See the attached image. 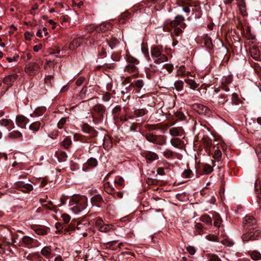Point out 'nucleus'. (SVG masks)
Returning <instances> with one entry per match:
<instances>
[{"label":"nucleus","mask_w":261,"mask_h":261,"mask_svg":"<svg viewBox=\"0 0 261 261\" xmlns=\"http://www.w3.org/2000/svg\"><path fill=\"white\" fill-rule=\"evenodd\" d=\"M185 82L190 86V88L192 89H195L198 86V84H197L194 80L186 79Z\"/></svg>","instance_id":"nucleus-38"},{"label":"nucleus","mask_w":261,"mask_h":261,"mask_svg":"<svg viewBox=\"0 0 261 261\" xmlns=\"http://www.w3.org/2000/svg\"><path fill=\"white\" fill-rule=\"evenodd\" d=\"M141 124L138 123H134L130 126V130L132 132H135L141 126Z\"/></svg>","instance_id":"nucleus-62"},{"label":"nucleus","mask_w":261,"mask_h":261,"mask_svg":"<svg viewBox=\"0 0 261 261\" xmlns=\"http://www.w3.org/2000/svg\"><path fill=\"white\" fill-rule=\"evenodd\" d=\"M243 242L253 241L261 239V230H256L243 233L241 237Z\"/></svg>","instance_id":"nucleus-7"},{"label":"nucleus","mask_w":261,"mask_h":261,"mask_svg":"<svg viewBox=\"0 0 261 261\" xmlns=\"http://www.w3.org/2000/svg\"><path fill=\"white\" fill-rule=\"evenodd\" d=\"M40 202L42 206L50 210H53L54 208V205L51 201H47L45 199L40 198Z\"/></svg>","instance_id":"nucleus-27"},{"label":"nucleus","mask_w":261,"mask_h":261,"mask_svg":"<svg viewBox=\"0 0 261 261\" xmlns=\"http://www.w3.org/2000/svg\"><path fill=\"white\" fill-rule=\"evenodd\" d=\"M67 158V155L65 152L61 151L58 157L60 162H65Z\"/></svg>","instance_id":"nucleus-51"},{"label":"nucleus","mask_w":261,"mask_h":261,"mask_svg":"<svg viewBox=\"0 0 261 261\" xmlns=\"http://www.w3.org/2000/svg\"><path fill=\"white\" fill-rule=\"evenodd\" d=\"M117 241H112L109 242L107 243V247L111 249V250H116L117 248H120L121 246L122 245V243H120L117 244Z\"/></svg>","instance_id":"nucleus-28"},{"label":"nucleus","mask_w":261,"mask_h":261,"mask_svg":"<svg viewBox=\"0 0 261 261\" xmlns=\"http://www.w3.org/2000/svg\"><path fill=\"white\" fill-rule=\"evenodd\" d=\"M249 254L254 260H261V253L257 251H249Z\"/></svg>","instance_id":"nucleus-33"},{"label":"nucleus","mask_w":261,"mask_h":261,"mask_svg":"<svg viewBox=\"0 0 261 261\" xmlns=\"http://www.w3.org/2000/svg\"><path fill=\"white\" fill-rule=\"evenodd\" d=\"M125 59L127 65L124 68V71L130 73L138 72V65L139 64V60L130 55H127Z\"/></svg>","instance_id":"nucleus-2"},{"label":"nucleus","mask_w":261,"mask_h":261,"mask_svg":"<svg viewBox=\"0 0 261 261\" xmlns=\"http://www.w3.org/2000/svg\"><path fill=\"white\" fill-rule=\"evenodd\" d=\"M221 242L222 244L227 247L232 246L234 244L233 241L228 238L224 239Z\"/></svg>","instance_id":"nucleus-49"},{"label":"nucleus","mask_w":261,"mask_h":261,"mask_svg":"<svg viewBox=\"0 0 261 261\" xmlns=\"http://www.w3.org/2000/svg\"><path fill=\"white\" fill-rule=\"evenodd\" d=\"M9 136L12 138H18L22 137V134L18 131L14 130L10 134Z\"/></svg>","instance_id":"nucleus-55"},{"label":"nucleus","mask_w":261,"mask_h":261,"mask_svg":"<svg viewBox=\"0 0 261 261\" xmlns=\"http://www.w3.org/2000/svg\"><path fill=\"white\" fill-rule=\"evenodd\" d=\"M92 109L93 111L97 114L98 119L100 120H102L106 112L105 106L101 103H97L93 107Z\"/></svg>","instance_id":"nucleus-11"},{"label":"nucleus","mask_w":261,"mask_h":261,"mask_svg":"<svg viewBox=\"0 0 261 261\" xmlns=\"http://www.w3.org/2000/svg\"><path fill=\"white\" fill-rule=\"evenodd\" d=\"M144 127L149 131H152L159 129L158 124H147L145 125Z\"/></svg>","instance_id":"nucleus-50"},{"label":"nucleus","mask_w":261,"mask_h":261,"mask_svg":"<svg viewBox=\"0 0 261 261\" xmlns=\"http://www.w3.org/2000/svg\"><path fill=\"white\" fill-rule=\"evenodd\" d=\"M41 125V123L39 121L34 122L30 124L29 128L33 132H36L39 130Z\"/></svg>","instance_id":"nucleus-34"},{"label":"nucleus","mask_w":261,"mask_h":261,"mask_svg":"<svg viewBox=\"0 0 261 261\" xmlns=\"http://www.w3.org/2000/svg\"><path fill=\"white\" fill-rule=\"evenodd\" d=\"M10 123L13 124V122L11 120L2 119L0 120V124L5 126H9Z\"/></svg>","instance_id":"nucleus-58"},{"label":"nucleus","mask_w":261,"mask_h":261,"mask_svg":"<svg viewBox=\"0 0 261 261\" xmlns=\"http://www.w3.org/2000/svg\"><path fill=\"white\" fill-rule=\"evenodd\" d=\"M72 145V141L69 137L64 138L63 141L61 142V146L65 149H69Z\"/></svg>","instance_id":"nucleus-30"},{"label":"nucleus","mask_w":261,"mask_h":261,"mask_svg":"<svg viewBox=\"0 0 261 261\" xmlns=\"http://www.w3.org/2000/svg\"><path fill=\"white\" fill-rule=\"evenodd\" d=\"M18 77V75L16 73L10 74L4 78L3 82L9 87H11L17 79Z\"/></svg>","instance_id":"nucleus-16"},{"label":"nucleus","mask_w":261,"mask_h":261,"mask_svg":"<svg viewBox=\"0 0 261 261\" xmlns=\"http://www.w3.org/2000/svg\"><path fill=\"white\" fill-rule=\"evenodd\" d=\"M194 109L199 114L201 115L209 116L211 113L208 108L199 103L195 104Z\"/></svg>","instance_id":"nucleus-12"},{"label":"nucleus","mask_w":261,"mask_h":261,"mask_svg":"<svg viewBox=\"0 0 261 261\" xmlns=\"http://www.w3.org/2000/svg\"><path fill=\"white\" fill-rule=\"evenodd\" d=\"M203 145L206 151H208L212 145V140L207 136H204L202 139Z\"/></svg>","instance_id":"nucleus-22"},{"label":"nucleus","mask_w":261,"mask_h":261,"mask_svg":"<svg viewBox=\"0 0 261 261\" xmlns=\"http://www.w3.org/2000/svg\"><path fill=\"white\" fill-rule=\"evenodd\" d=\"M170 142L173 146L176 148H179L181 145V140L177 138L172 139Z\"/></svg>","instance_id":"nucleus-40"},{"label":"nucleus","mask_w":261,"mask_h":261,"mask_svg":"<svg viewBox=\"0 0 261 261\" xmlns=\"http://www.w3.org/2000/svg\"><path fill=\"white\" fill-rule=\"evenodd\" d=\"M118 43L119 41L117 38H113L110 41H107V44H108L111 48H113Z\"/></svg>","instance_id":"nucleus-47"},{"label":"nucleus","mask_w":261,"mask_h":261,"mask_svg":"<svg viewBox=\"0 0 261 261\" xmlns=\"http://www.w3.org/2000/svg\"><path fill=\"white\" fill-rule=\"evenodd\" d=\"M219 88H216L212 95V98L213 102H217L218 105H223L227 101L228 95L224 93H220Z\"/></svg>","instance_id":"nucleus-6"},{"label":"nucleus","mask_w":261,"mask_h":261,"mask_svg":"<svg viewBox=\"0 0 261 261\" xmlns=\"http://www.w3.org/2000/svg\"><path fill=\"white\" fill-rule=\"evenodd\" d=\"M239 9L241 14L243 16L247 15L246 4L243 0H242L239 3Z\"/></svg>","instance_id":"nucleus-32"},{"label":"nucleus","mask_w":261,"mask_h":261,"mask_svg":"<svg viewBox=\"0 0 261 261\" xmlns=\"http://www.w3.org/2000/svg\"><path fill=\"white\" fill-rule=\"evenodd\" d=\"M103 220L101 218H97L95 220V224L97 228L99 230V228L104 224Z\"/></svg>","instance_id":"nucleus-60"},{"label":"nucleus","mask_w":261,"mask_h":261,"mask_svg":"<svg viewBox=\"0 0 261 261\" xmlns=\"http://www.w3.org/2000/svg\"><path fill=\"white\" fill-rule=\"evenodd\" d=\"M112 229V226L110 224H104L102 227L99 228V231L103 232H107Z\"/></svg>","instance_id":"nucleus-48"},{"label":"nucleus","mask_w":261,"mask_h":261,"mask_svg":"<svg viewBox=\"0 0 261 261\" xmlns=\"http://www.w3.org/2000/svg\"><path fill=\"white\" fill-rule=\"evenodd\" d=\"M81 41V40L79 38L74 39L69 45V48L70 50H73L80 46L82 43Z\"/></svg>","instance_id":"nucleus-29"},{"label":"nucleus","mask_w":261,"mask_h":261,"mask_svg":"<svg viewBox=\"0 0 261 261\" xmlns=\"http://www.w3.org/2000/svg\"><path fill=\"white\" fill-rule=\"evenodd\" d=\"M145 157L148 161H153L158 159V154L152 151H148L145 153Z\"/></svg>","instance_id":"nucleus-23"},{"label":"nucleus","mask_w":261,"mask_h":261,"mask_svg":"<svg viewBox=\"0 0 261 261\" xmlns=\"http://www.w3.org/2000/svg\"><path fill=\"white\" fill-rule=\"evenodd\" d=\"M68 118L63 117L62 118L58 123V127L59 128L61 129L63 127L64 124L66 123L67 120Z\"/></svg>","instance_id":"nucleus-57"},{"label":"nucleus","mask_w":261,"mask_h":261,"mask_svg":"<svg viewBox=\"0 0 261 261\" xmlns=\"http://www.w3.org/2000/svg\"><path fill=\"white\" fill-rule=\"evenodd\" d=\"M221 156H222V153H221V150L220 149H219L218 148L216 149L215 151L214 155H213V158H215V159L217 160L218 161H219L221 159Z\"/></svg>","instance_id":"nucleus-59"},{"label":"nucleus","mask_w":261,"mask_h":261,"mask_svg":"<svg viewBox=\"0 0 261 261\" xmlns=\"http://www.w3.org/2000/svg\"><path fill=\"white\" fill-rule=\"evenodd\" d=\"M162 212V210L160 209L155 210L152 212H149L148 215L152 220H156L163 216Z\"/></svg>","instance_id":"nucleus-21"},{"label":"nucleus","mask_w":261,"mask_h":261,"mask_svg":"<svg viewBox=\"0 0 261 261\" xmlns=\"http://www.w3.org/2000/svg\"><path fill=\"white\" fill-rule=\"evenodd\" d=\"M245 37L248 40H253L255 39V36L251 33L250 27H247L246 30Z\"/></svg>","instance_id":"nucleus-44"},{"label":"nucleus","mask_w":261,"mask_h":261,"mask_svg":"<svg viewBox=\"0 0 261 261\" xmlns=\"http://www.w3.org/2000/svg\"><path fill=\"white\" fill-rule=\"evenodd\" d=\"M232 81V77L231 75L223 76L221 79V84L218 88L222 89L225 92H228L229 89L227 85L231 84Z\"/></svg>","instance_id":"nucleus-13"},{"label":"nucleus","mask_w":261,"mask_h":261,"mask_svg":"<svg viewBox=\"0 0 261 261\" xmlns=\"http://www.w3.org/2000/svg\"><path fill=\"white\" fill-rule=\"evenodd\" d=\"M213 171V167L208 164H205L203 166V171L205 174H208L212 172Z\"/></svg>","instance_id":"nucleus-41"},{"label":"nucleus","mask_w":261,"mask_h":261,"mask_svg":"<svg viewBox=\"0 0 261 261\" xmlns=\"http://www.w3.org/2000/svg\"><path fill=\"white\" fill-rule=\"evenodd\" d=\"M185 18L181 15H178L176 16L174 19L173 20H167L166 21V24L167 25H169L171 27H177L180 25V27L182 29H185L186 27V24L184 22Z\"/></svg>","instance_id":"nucleus-8"},{"label":"nucleus","mask_w":261,"mask_h":261,"mask_svg":"<svg viewBox=\"0 0 261 261\" xmlns=\"http://www.w3.org/2000/svg\"><path fill=\"white\" fill-rule=\"evenodd\" d=\"M16 188L19 189L24 193H29L33 190V187L31 184L24 183L22 181H18L15 183Z\"/></svg>","instance_id":"nucleus-10"},{"label":"nucleus","mask_w":261,"mask_h":261,"mask_svg":"<svg viewBox=\"0 0 261 261\" xmlns=\"http://www.w3.org/2000/svg\"><path fill=\"white\" fill-rule=\"evenodd\" d=\"M40 70L39 62H31L26 64L24 67L25 72L29 76H34L37 74Z\"/></svg>","instance_id":"nucleus-4"},{"label":"nucleus","mask_w":261,"mask_h":261,"mask_svg":"<svg viewBox=\"0 0 261 261\" xmlns=\"http://www.w3.org/2000/svg\"><path fill=\"white\" fill-rule=\"evenodd\" d=\"M82 129L83 132L88 134L91 138H94L97 136L98 132L87 123H84L82 125Z\"/></svg>","instance_id":"nucleus-15"},{"label":"nucleus","mask_w":261,"mask_h":261,"mask_svg":"<svg viewBox=\"0 0 261 261\" xmlns=\"http://www.w3.org/2000/svg\"><path fill=\"white\" fill-rule=\"evenodd\" d=\"M102 68L106 70H112L115 68V65L114 63H105L102 65Z\"/></svg>","instance_id":"nucleus-52"},{"label":"nucleus","mask_w":261,"mask_h":261,"mask_svg":"<svg viewBox=\"0 0 261 261\" xmlns=\"http://www.w3.org/2000/svg\"><path fill=\"white\" fill-rule=\"evenodd\" d=\"M174 86L177 91H181L184 87V83L182 81L178 80L174 83Z\"/></svg>","instance_id":"nucleus-46"},{"label":"nucleus","mask_w":261,"mask_h":261,"mask_svg":"<svg viewBox=\"0 0 261 261\" xmlns=\"http://www.w3.org/2000/svg\"><path fill=\"white\" fill-rule=\"evenodd\" d=\"M36 242V240H34L33 238L25 236L23 237L21 242H19L20 244L19 246L31 248L35 246Z\"/></svg>","instance_id":"nucleus-9"},{"label":"nucleus","mask_w":261,"mask_h":261,"mask_svg":"<svg viewBox=\"0 0 261 261\" xmlns=\"http://www.w3.org/2000/svg\"><path fill=\"white\" fill-rule=\"evenodd\" d=\"M214 225L215 227L219 228L220 227V225L221 224V219L220 217V216L216 214L214 216Z\"/></svg>","instance_id":"nucleus-42"},{"label":"nucleus","mask_w":261,"mask_h":261,"mask_svg":"<svg viewBox=\"0 0 261 261\" xmlns=\"http://www.w3.org/2000/svg\"><path fill=\"white\" fill-rule=\"evenodd\" d=\"M35 232L38 235L44 236L47 234V230L44 228H37L35 230Z\"/></svg>","instance_id":"nucleus-61"},{"label":"nucleus","mask_w":261,"mask_h":261,"mask_svg":"<svg viewBox=\"0 0 261 261\" xmlns=\"http://www.w3.org/2000/svg\"><path fill=\"white\" fill-rule=\"evenodd\" d=\"M112 27V24L110 22L102 23L95 28V30L98 33L105 32Z\"/></svg>","instance_id":"nucleus-18"},{"label":"nucleus","mask_w":261,"mask_h":261,"mask_svg":"<svg viewBox=\"0 0 261 261\" xmlns=\"http://www.w3.org/2000/svg\"><path fill=\"white\" fill-rule=\"evenodd\" d=\"M174 29L173 30V34L176 36H178L180 34H181L182 33V30L180 27H174Z\"/></svg>","instance_id":"nucleus-63"},{"label":"nucleus","mask_w":261,"mask_h":261,"mask_svg":"<svg viewBox=\"0 0 261 261\" xmlns=\"http://www.w3.org/2000/svg\"><path fill=\"white\" fill-rule=\"evenodd\" d=\"M88 92V88L87 87H84L81 90L79 93V97L81 99H83V101H86L91 99V98H89L87 94Z\"/></svg>","instance_id":"nucleus-24"},{"label":"nucleus","mask_w":261,"mask_h":261,"mask_svg":"<svg viewBox=\"0 0 261 261\" xmlns=\"http://www.w3.org/2000/svg\"><path fill=\"white\" fill-rule=\"evenodd\" d=\"M29 120L22 115H18L16 117V122L18 125L22 127L23 125L29 123Z\"/></svg>","instance_id":"nucleus-20"},{"label":"nucleus","mask_w":261,"mask_h":261,"mask_svg":"<svg viewBox=\"0 0 261 261\" xmlns=\"http://www.w3.org/2000/svg\"><path fill=\"white\" fill-rule=\"evenodd\" d=\"M73 201L75 202V205L71 208V210L74 213L77 214L81 212L87 206L86 200L84 198L75 197L73 198Z\"/></svg>","instance_id":"nucleus-5"},{"label":"nucleus","mask_w":261,"mask_h":261,"mask_svg":"<svg viewBox=\"0 0 261 261\" xmlns=\"http://www.w3.org/2000/svg\"><path fill=\"white\" fill-rule=\"evenodd\" d=\"M208 261H222L218 255L214 254L208 255Z\"/></svg>","instance_id":"nucleus-53"},{"label":"nucleus","mask_w":261,"mask_h":261,"mask_svg":"<svg viewBox=\"0 0 261 261\" xmlns=\"http://www.w3.org/2000/svg\"><path fill=\"white\" fill-rule=\"evenodd\" d=\"M51 253V246H45L41 250V254L46 258H49L50 257Z\"/></svg>","instance_id":"nucleus-26"},{"label":"nucleus","mask_w":261,"mask_h":261,"mask_svg":"<svg viewBox=\"0 0 261 261\" xmlns=\"http://www.w3.org/2000/svg\"><path fill=\"white\" fill-rule=\"evenodd\" d=\"M144 137L149 142L162 146L166 143V137L163 135H156L151 133H146Z\"/></svg>","instance_id":"nucleus-3"},{"label":"nucleus","mask_w":261,"mask_h":261,"mask_svg":"<svg viewBox=\"0 0 261 261\" xmlns=\"http://www.w3.org/2000/svg\"><path fill=\"white\" fill-rule=\"evenodd\" d=\"M173 154H174L172 150L168 149H166L163 152L164 156L166 158H167V159L171 158L173 156Z\"/></svg>","instance_id":"nucleus-54"},{"label":"nucleus","mask_w":261,"mask_h":261,"mask_svg":"<svg viewBox=\"0 0 261 261\" xmlns=\"http://www.w3.org/2000/svg\"><path fill=\"white\" fill-rule=\"evenodd\" d=\"M256 219L252 216L247 215L243 220V225L245 228H249L254 226L256 224Z\"/></svg>","instance_id":"nucleus-14"},{"label":"nucleus","mask_w":261,"mask_h":261,"mask_svg":"<svg viewBox=\"0 0 261 261\" xmlns=\"http://www.w3.org/2000/svg\"><path fill=\"white\" fill-rule=\"evenodd\" d=\"M170 134L173 137L182 136L184 134V130L181 127H174L170 129Z\"/></svg>","instance_id":"nucleus-19"},{"label":"nucleus","mask_w":261,"mask_h":261,"mask_svg":"<svg viewBox=\"0 0 261 261\" xmlns=\"http://www.w3.org/2000/svg\"><path fill=\"white\" fill-rule=\"evenodd\" d=\"M98 164V162L97 160L94 158H90L89 159L86 163L85 164L83 167V170L85 171V168L87 166H89L90 167H96Z\"/></svg>","instance_id":"nucleus-25"},{"label":"nucleus","mask_w":261,"mask_h":261,"mask_svg":"<svg viewBox=\"0 0 261 261\" xmlns=\"http://www.w3.org/2000/svg\"><path fill=\"white\" fill-rule=\"evenodd\" d=\"M240 101L238 95L236 93H232L231 94V104L232 105H238Z\"/></svg>","instance_id":"nucleus-43"},{"label":"nucleus","mask_w":261,"mask_h":261,"mask_svg":"<svg viewBox=\"0 0 261 261\" xmlns=\"http://www.w3.org/2000/svg\"><path fill=\"white\" fill-rule=\"evenodd\" d=\"M103 200V199L101 197V196L99 194L96 195L92 197L91 199V202L93 204H97L101 202H102Z\"/></svg>","instance_id":"nucleus-39"},{"label":"nucleus","mask_w":261,"mask_h":261,"mask_svg":"<svg viewBox=\"0 0 261 261\" xmlns=\"http://www.w3.org/2000/svg\"><path fill=\"white\" fill-rule=\"evenodd\" d=\"M148 111L146 109H136L134 111V114L136 117H140L147 114Z\"/></svg>","instance_id":"nucleus-31"},{"label":"nucleus","mask_w":261,"mask_h":261,"mask_svg":"<svg viewBox=\"0 0 261 261\" xmlns=\"http://www.w3.org/2000/svg\"><path fill=\"white\" fill-rule=\"evenodd\" d=\"M163 52V47L161 45H153L151 47V56L154 63L160 64L168 61L167 56Z\"/></svg>","instance_id":"nucleus-1"},{"label":"nucleus","mask_w":261,"mask_h":261,"mask_svg":"<svg viewBox=\"0 0 261 261\" xmlns=\"http://www.w3.org/2000/svg\"><path fill=\"white\" fill-rule=\"evenodd\" d=\"M114 183L120 187H123L124 186V180L122 177H118L117 179L114 180Z\"/></svg>","instance_id":"nucleus-56"},{"label":"nucleus","mask_w":261,"mask_h":261,"mask_svg":"<svg viewBox=\"0 0 261 261\" xmlns=\"http://www.w3.org/2000/svg\"><path fill=\"white\" fill-rule=\"evenodd\" d=\"M46 110V109L45 107H39L35 110L34 113L35 116L39 117L42 115Z\"/></svg>","instance_id":"nucleus-36"},{"label":"nucleus","mask_w":261,"mask_h":261,"mask_svg":"<svg viewBox=\"0 0 261 261\" xmlns=\"http://www.w3.org/2000/svg\"><path fill=\"white\" fill-rule=\"evenodd\" d=\"M255 152L259 159H261V144H258L255 148Z\"/></svg>","instance_id":"nucleus-64"},{"label":"nucleus","mask_w":261,"mask_h":261,"mask_svg":"<svg viewBox=\"0 0 261 261\" xmlns=\"http://www.w3.org/2000/svg\"><path fill=\"white\" fill-rule=\"evenodd\" d=\"M144 82L142 80H138L135 81V87H136L135 93H139L140 92L141 89L144 86Z\"/></svg>","instance_id":"nucleus-35"},{"label":"nucleus","mask_w":261,"mask_h":261,"mask_svg":"<svg viewBox=\"0 0 261 261\" xmlns=\"http://www.w3.org/2000/svg\"><path fill=\"white\" fill-rule=\"evenodd\" d=\"M200 221L202 222L207 224H211L212 222V220L211 218L207 215H205L202 216L200 218Z\"/></svg>","instance_id":"nucleus-45"},{"label":"nucleus","mask_w":261,"mask_h":261,"mask_svg":"<svg viewBox=\"0 0 261 261\" xmlns=\"http://www.w3.org/2000/svg\"><path fill=\"white\" fill-rule=\"evenodd\" d=\"M251 57L256 61L261 60V54L259 48L256 46H252L250 50Z\"/></svg>","instance_id":"nucleus-17"},{"label":"nucleus","mask_w":261,"mask_h":261,"mask_svg":"<svg viewBox=\"0 0 261 261\" xmlns=\"http://www.w3.org/2000/svg\"><path fill=\"white\" fill-rule=\"evenodd\" d=\"M104 189L105 191L108 194H111L115 190L109 181H107L104 184Z\"/></svg>","instance_id":"nucleus-37"}]
</instances>
